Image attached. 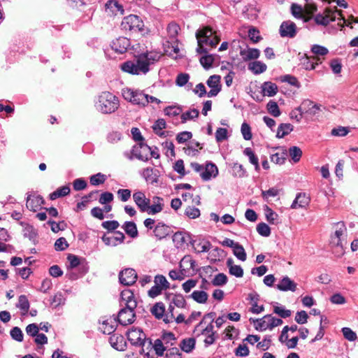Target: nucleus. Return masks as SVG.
<instances>
[{
    "label": "nucleus",
    "instance_id": "nucleus-1",
    "mask_svg": "<svg viewBox=\"0 0 358 358\" xmlns=\"http://www.w3.org/2000/svg\"><path fill=\"white\" fill-rule=\"evenodd\" d=\"M161 57L159 52L147 51L135 57L132 61H127L121 65V69L132 75H145L150 71V66Z\"/></svg>",
    "mask_w": 358,
    "mask_h": 358
},
{
    "label": "nucleus",
    "instance_id": "nucleus-2",
    "mask_svg": "<svg viewBox=\"0 0 358 358\" xmlns=\"http://www.w3.org/2000/svg\"><path fill=\"white\" fill-rule=\"evenodd\" d=\"M215 317V313L214 312L205 314L193 330V334L197 338L200 336H205L203 342L206 346L213 345L217 338L216 331H214Z\"/></svg>",
    "mask_w": 358,
    "mask_h": 358
},
{
    "label": "nucleus",
    "instance_id": "nucleus-3",
    "mask_svg": "<svg viewBox=\"0 0 358 358\" xmlns=\"http://www.w3.org/2000/svg\"><path fill=\"white\" fill-rule=\"evenodd\" d=\"M132 196L136 205L142 213L155 215L163 210L164 200L161 197L155 196L152 201L153 203L150 205V199L147 198L145 193L141 191H136Z\"/></svg>",
    "mask_w": 358,
    "mask_h": 358
},
{
    "label": "nucleus",
    "instance_id": "nucleus-4",
    "mask_svg": "<svg viewBox=\"0 0 358 358\" xmlns=\"http://www.w3.org/2000/svg\"><path fill=\"white\" fill-rule=\"evenodd\" d=\"M334 233L330 237V244L334 248V253L338 257L343 255L344 246L347 241V227L343 222L334 223L333 225Z\"/></svg>",
    "mask_w": 358,
    "mask_h": 358
},
{
    "label": "nucleus",
    "instance_id": "nucleus-5",
    "mask_svg": "<svg viewBox=\"0 0 358 358\" xmlns=\"http://www.w3.org/2000/svg\"><path fill=\"white\" fill-rule=\"evenodd\" d=\"M120 106L117 96L109 92H102L94 101L96 110L102 114L115 113Z\"/></svg>",
    "mask_w": 358,
    "mask_h": 358
},
{
    "label": "nucleus",
    "instance_id": "nucleus-6",
    "mask_svg": "<svg viewBox=\"0 0 358 358\" xmlns=\"http://www.w3.org/2000/svg\"><path fill=\"white\" fill-rule=\"evenodd\" d=\"M196 36L198 42L196 52L199 54L208 52L207 49L203 47V45L215 48L220 41L216 31L208 27H204L197 31Z\"/></svg>",
    "mask_w": 358,
    "mask_h": 358
},
{
    "label": "nucleus",
    "instance_id": "nucleus-7",
    "mask_svg": "<svg viewBox=\"0 0 358 358\" xmlns=\"http://www.w3.org/2000/svg\"><path fill=\"white\" fill-rule=\"evenodd\" d=\"M313 20L315 24L322 26H327L330 22H334L336 20H342L346 26H350L351 22H348L344 17L342 16L341 12L335 8H326L322 13L317 14Z\"/></svg>",
    "mask_w": 358,
    "mask_h": 358
},
{
    "label": "nucleus",
    "instance_id": "nucleus-8",
    "mask_svg": "<svg viewBox=\"0 0 358 358\" xmlns=\"http://www.w3.org/2000/svg\"><path fill=\"white\" fill-rule=\"evenodd\" d=\"M127 336L131 345L142 347V352H145V348L148 350L152 345L151 339L146 338L145 334L139 328L132 327L127 332Z\"/></svg>",
    "mask_w": 358,
    "mask_h": 358
},
{
    "label": "nucleus",
    "instance_id": "nucleus-9",
    "mask_svg": "<svg viewBox=\"0 0 358 358\" xmlns=\"http://www.w3.org/2000/svg\"><path fill=\"white\" fill-rule=\"evenodd\" d=\"M250 321L253 323L255 329L259 331H264L267 329L272 330L283 323L282 319L275 317L272 315H266L259 319L250 318Z\"/></svg>",
    "mask_w": 358,
    "mask_h": 358
},
{
    "label": "nucleus",
    "instance_id": "nucleus-10",
    "mask_svg": "<svg viewBox=\"0 0 358 358\" xmlns=\"http://www.w3.org/2000/svg\"><path fill=\"white\" fill-rule=\"evenodd\" d=\"M122 96L125 100L133 104L142 107L148 105L147 94L142 90L125 88L122 90Z\"/></svg>",
    "mask_w": 358,
    "mask_h": 358
},
{
    "label": "nucleus",
    "instance_id": "nucleus-11",
    "mask_svg": "<svg viewBox=\"0 0 358 358\" xmlns=\"http://www.w3.org/2000/svg\"><path fill=\"white\" fill-rule=\"evenodd\" d=\"M143 20L136 15H129L123 18L121 22V29L124 31L136 33L143 29Z\"/></svg>",
    "mask_w": 358,
    "mask_h": 358
},
{
    "label": "nucleus",
    "instance_id": "nucleus-12",
    "mask_svg": "<svg viewBox=\"0 0 358 358\" xmlns=\"http://www.w3.org/2000/svg\"><path fill=\"white\" fill-rule=\"evenodd\" d=\"M135 309H129L128 308H122L118 312L116 317L117 322L123 326L132 324L135 321Z\"/></svg>",
    "mask_w": 358,
    "mask_h": 358
},
{
    "label": "nucleus",
    "instance_id": "nucleus-13",
    "mask_svg": "<svg viewBox=\"0 0 358 358\" xmlns=\"http://www.w3.org/2000/svg\"><path fill=\"white\" fill-rule=\"evenodd\" d=\"M120 297V306L122 308H128L129 309H136L137 308L136 299L134 293L130 289L123 290L121 292Z\"/></svg>",
    "mask_w": 358,
    "mask_h": 358
},
{
    "label": "nucleus",
    "instance_id": "nucleus-14",
    "mask_svg": "<svg viewBox=\"0 0 358 358\" xmlns=\"http://www.w3.org/2000/svg\"><path fill=\"white\" fill-rule=\"evenodd\" d=\"M138 275L136 271L133 268H126L119 273L120 282L124 285H132L137 280Z\"/></svg>",
    "mask_w": 358,
    "mask_h": 358
},
{
    "label": "nucleus",
    "instance_id": "nucleus-15",
    "mask_svg": "<svg viewBox=\"0 0 358 358\" xmlns=\"http://www.w3.org/2000/svg\"><path fill=\"white\" fill-rule=\"evenodd\" d=\"M279 32L282 37L294 38L297 33L296 25L291 20L284 21L280 27Z\"/></svg>",
    "mask_w": 358,
    "mask_h": 358
},
{
    "label": "nucleus",
    "instance_id": "nucleus-16",
    "mask_svg": "<svg viewBox=\"0 0 358 358\" xmlns=\"http://www.w3.org/2000/svg\"><path fill=\"white\" fill-rule=\"evenodd\" d=\"M150 146L143 143H140L138 145L133 147L132 155L139 160L147 162L150 159Z\"/></svg>",
    "mask_w": 358,
    "mask_h": 358
},
{
    "label": "nucleus",
    "instance_id": "nucleus-17",
    "mask_svg": "<svg viewBox=\"0 0 358 358\" xmlns=\"http://www.w3.org/2000/svg\"><path fill=\"white\" fill-rule=\"evenodd\" d=\"M130 40L127 37H119L113 40L110 44L111 48L118 54L124 53L130 46Z\"/></svg>",
    "mask_w": 358,
    "mask_h": 358
},
{
    "label": "nucleus",
    "instance_id": "nucleus-18",
    "mask_svg": "<svg viewBox=\"0 0 358 358\" xmlns=\"http://www.w3.org/2000/svg\"><path fill=\"white\" fill-rule=\"evenodd\" d=\"M101 239L106 245L115 247L124 242L125 236L122 232L115 231L113 236H107L105 234L102 236Z\"/></svg>",
    "mask_w": 358,
    "mask_h": 358
},
{
    "label": "nucleus",
    "instance_id": "nucleus-19",
    "mask_svg": "<svg viewBox=\"0 0 358 358\" xmlns=\"http://www.w3.org/2000/svg\"><path fill=\"white\" fill-rule=\"evenodd\" d=\"M303 113L310 115H315L321 110V105L314 103L310 99L303 101L300 105Z\"/></svg>",
    "mask_w": 358,
    "mask_h": 358
},
{
    "label": "nucleus",
    "instance_id": "nucleus-20",
    "mask_svg": "<svg viewBox=\"0 0 358 358\" xmlns=\"http://www.w3.org/2000/svg\"><path fill=\"white\" fill-rule=\"evenodd\" d=\"M44 202L43 198L40 195H29L27 198L26 206L29 210L36 212L38 210L41 209Z\"/></svg>",
    "mask_w": 358,
    "mask_h": 358
},
{
    "label": "nucleus",
    "instance_id": "nucleus-21",
    "mask_svg": "<svg viewBox=\"0 0 358 358\" xmlns=\"http://www.w3.org/2000/svg\"><path fill=\"white\" fill-rule=\"evenodd\" d=\"M218 175V169L217 166L212 163L208 162L206 166H203V171L201 173V178L204 181H208L211 179L212 177L215 178Z\"/></svg>",
    "mask_w": 358,
    "mask_h": 358
},
{
    "label": "nucleus",
    "instance_id": "nucleus-22",
    "mask_svg": "<svg viewBox=\"0 0 358 358\" xmlns=\"http://www.w3.org/2000/svg\"><path fill=\"white\" fill-rule=\"evenodd\" d=\"M297 285L288 276H284L276 285V288L282 292H295Z\"/></svg>",
    "mask_w": 358,
    "mask_h": 358
},
{
    "label": "nucleus",
    "instance_id": "nucleus-23",
    "mask_svg": "<svg viewBox=\"0 0 358 358\" xmlns=\"http://www.w3.org/2000/svg\"><path fill=\"white\" fill-rule=\"evenodd\" d=\"M141 176L150 184H155L158 182L159 171L151 167H147L142 170Z\"/></svg>",
    "mask_w": 358,
    "mask_h": 358
},
{
    "label": "nucleus",
    "instance_id": "nucleus-24",
    "mask_svg": "<svg viewBox=\"0 0 358 358\" xmlns=\"http://www.w3.org/2000/svg\"><path fill=\"white\" fill-rule=\"evenodd\" d=\"M116 327V317H110L102 321L99 329L103 334L111 335L115 331Z\"/></svg>",
    "mask_w": 358,
    "mask_h": 358
},
{
    "label": "nucleus",
    "instance_id": "nucleus-25",
    "mask_svg": "<svg viewBox=\"0 0 358 358\" xmlns=\"http://www.w3.org/2000/svg\"><path fill=\"white\" fill-rule=\"evenodd\" d=\"M310 201V199L306 193H298L293 201L291 208L297 209L306 208Z\"/></svg>",
    "mask_w": 358,
    "mask_h": 358
},
{
    "label": "nucleus",
    "instance_id": "nucleus-26",
    "mask_svg": "<svg viewBox=\"0 0 358 358\" xmlns=\"http://www.w3.org/2000/svg\"><path fill=\"white\" fill-rule=\"evenodd\" d=\"M105 11L108 15H117L118 13L120 15L124 14L123 6L115 0H109L107 1L105 4Z\"/></svg>",
    "mask_w": 358,
    "mask_h": 358
},
{
    "label": "nucleus",
    "instance_id": "nucleus-27",
    "mask_svg": "<svg viewBox=\"0 0 358 358\" xmlns=\"http://www.w3.org/2000/svg\"><path fill=\"white\" fill-rule=\"evenodd\" d=\"M169 233L170 227L162 222H158L153 229L155 236L159 240L166 238Z\"/></svg>",
    "mask_w": 358,
    "mask_h": 358
},
{
    "label": "nucleus",
    "instance_id": "nucleus-28",
    "mask_svg": "<svg viewBox=\"0 0 358 358\" xmlns=\"http://www.w3.org/2000/svg\"><path fill=\"white\" fill-rule=\"evenodd\" d=\"M311 52L315 55L313 58L314 60L319 62V63L322 62V57H324L329 53V50L322 45L315 44L311 47Z\"/></svg>",
    "mask_w": 358,
    "mask_h": 358
},
{
    "label": "nucleus",
    "instance_id": "nucleus-29",
    "mask_svg": "<svg viewBox=\"0 0 358 358\" xmlns=\"http://www.w3.org/2000/svg\"><path fill=\"white\" fill-rule=\"evenodd\" d=\"M259 55L260 52L257 48H248L246 49H242L240 51V55L244 61L256 59L259 57Z\"/></svg>",
    "mask_w": 358,
    "mask_h": 358
},
{
    "label": "nucleus",
    "instance_id": "nucleus-30",
    "mask_svg": "<svg viewBox=\"0 0 358 358\" xmlns=\"http://www.w3.org/2000/svg\"><path fill=\"white\" fill-rule=\"evenodd\" d=\"M259 295L256 293H250L248 295V299L250 300L252 303V307L250 308V311L255 314H259L264 311V306H258L257 302L259 301Z\"/></svg>",
    "mask_w": 358,
    "mask_h": 358
},
{
    "label": "nucleus",
    "instance_id": "nucleus-31",
    "mask_svg": "<svg viewBox=\"0 0 358 358\" xmlns=\"http://www.w3.org/2000/svg\"><path fill=\"white\" fill-rule=\"evenodd\" d=\"M278 91V86L275 83L267 81L262 85V92L264 96H273Z\"/></svg>",
    "mask_w": 358,
    "mask_h": 358
},
{
    "label": "nucleus",
    "instance_id": "nucleus-32",
    "mask_svg": "<svg viewBox=\"0 0 358 358\" xmlns=\"http://www.w3.org/2000/svg\"><path fill=\"white\" fill-rule=\"evenodd\" d=\"M109 343L112 348L117 350H123L124 347V338L122 336L112 334L109 337Z\"/></svg>",
    "mask_w": 358,
    "mask_h": 358
},
{
    "label": "nucleus",
    "instance_id": "nucleus-33",
    "mask_svg": "<svg viewBox=\"0 0 358 358\" xmlns=\"http://www.w3.org/2000/svg\"><path fill=\"white\" fill-rule=\"evenodd\" d=\"M248 69L254 74L258 75L266 71V65L261 61H255L250 62L248 66Z\"/></svg>",
    "mask_w": 358,
    "mask_h": 358
},
{
    "label": "nucleus",
    "instance_id": "nucleus-34",
    "mask_svg": "<svg viewBox=\"0 0 358 358\" xmlns=\"http://www.w3.org/2000/svg\"><path fill=\"white\" fill-rule=\"evenodd\" d=\"M243 154L248 157L249 162L255 166V170L257 172H259L260 166L259 164V159L257 156L255 154L252 148H245V150H243Z\"/></svg>",
    "mask_w": 358,
    "mask_h": 358
},
{
    "label": "nucleus",
    "instance_id": "nucleus-35",
    "mask_svg": "<svg viewBox=\"0 0 358 358\" xmlns=\"http://www.w3.org/2000/svg\"><path fill=\"white\" fill-rule=\"evenodd\" d=\"M169 300L178 308H184L186 307L187 301L181 294H171L169 296Z\"/></svg>",
    "mask_w": 358,
    "mask_h": 358
},
{
    "label": "nucleus",
    "instance_id": "nucleus-36",
    "mask_svg": "<svg viewBox=\"0 0 358 358\" xmlns=\"http://www.w3.org/2000/svg\"><path fill=\"white\" fill-rule=\"evenodd\" d=\"M227 266L229 269V273L237 278H241L243 275V270L241 266L234 265L231 258L227 259Z\"/></svg>",
    "mask_w": 358,
    "mask_h": 358
},
{
    "label": "nucleus",
    "instance_id": "nucleus-37",
    "mask_svg": "<svg viewBox=\"0 0 358 358\" xmlns=\"http://www.w3.org/2000/svg\"><path fill=\"white\" fill-rule=\"evenodd\" d=\"M189 239V234L182 231H177L173 236V241L177 248L182 247Z\"/></svg>",
    "mask_w": 358,
    "mask_h": 358
},
{
    "label": "nucleus",
    "instance_id": "nucleus-38",
    "mask_svg": "<svg viewBox=\"0 0 358 358\" xmlns=\"http://www.w3.org/2000/svg\"><path fill=\"white\" fill-rule=\"evenodd\" d=\"M71 192L69 185H64L57 188L55 191L50 194L49 199L52 201L55 200L58 198L64 197L69 194Z\"/></svg>",
    "mask_w": 358,
    "mask_h": 358
},
{
    "label": "nucleus",
    "instance_id": "nucleus-39",
    "mask_svg": "<svg viewBox=\"0 0 358 358\" xmlns=\"http://www.w3.org/2000/svg\"><path fill=\"white\" fill-rule=\"evenodd\" d=\"M122 227L125 233L131 238H135L138 236L137 227L134 222H125Z\"/></svg>",
    "mask_w": 358,
    "mask_h": 358
},
{
    "label": "nucleus",
    "instance_id": "nucleus-40",
    "mask_svg": "<svg viewBox=\"0 0 358 358\" xmlns=\"http://www.w3.org/2000/svg\"><path fill=\"white\" fill-rule=\"evenodd\" d=\"M195 345L196 340L194 338H187L181 341L180 347L182 351L189 353L195 348Z\"/></svg>",
    "mask_w": 358,
    "mask_h": 358
},
{
    "label": "nucleus",
    "instance_id": "nucleus-41",
    "mask_svg": "<svg viewBox=\"0 0 358 358\" xmlns=\"http://www.w3.org/2000/svg\"><path fill=\"white\" fill-rule=\"evenodd\" d=\"M294 127L289 123H282L278 127L276 137L281 138L293 131Z\"/></svg>",
    "mask_w": 358,
    "mask_h": 358
},
{
    "label": "nucleus",
    "instance_id": "nucleus-42",
    "mask_svg": "<svg viewBox=\"0 0 358 358\" xmlns=\"http://www.w3.org/2000/svg\"><path fill=\"white\" fill-rule=\"evenodd\" d=\"M151 313L157 319H163L165 317V306L162 302H158L151 309Z\"/></svg>",
    "mask_w": 358,
    "mask_h": 358
},
{
    "label": "nucleus",
    "instance_id": "nucleus-43",
    "mask_svg": "<svg viewBox=\"0 0 358 358\" xmlns=\"http://www.w3.org/2000/svg\"><path fill=\"white\" fill-rule=\"evenodd\" d=\"M189 296L199 303H206L208 299V294L203 290H195Z\"/></svg>",
    "mask_w": 358,
    "mask_h": 358
},
{
    "label": "nucleus",
    "instance_id": "nucleus-44",
    "mask_svg": "<svg viewBox=\"0 0 358 358\" xmlns=\"http://www.w3.org/2000/svg\"><path fill=\"white\" fill-rule=\"evenodd\" d=\"M291 12L293 16L298 19H303L305 22H308L311 19L310 17L303 16L302 7L298 4L293 3L292 5Z\"/></svg>",
    "mask_w": 358,
    "mask_h": 358
},
{
    "label": "nucleus",
    "instance_id": "nucleus-45",
    "mask_svg": "<svg viewBox=\"0 0 358 358\" xmlns=\"http://www.w3.org/2000/svg\"><path fill=\"white\" fill-rule=\"evenodd\" d=\"M179 30L180 27L177 24L171 22L168 24L166 31L171 42H175L176 41Z\"/></svg>",
    "mask_w": 358,
    "mask_h": 358
},
{
    "label": "nucleus",
    "instance_id": "nucleus-46",
    "mask_svg": "<svg viewBox=\"0 0 358 358\" xmlns=\"http://www.w3.org/2000/svg\"><path fill=\"white\" fill-rule=\"evenodd\" d=\"M232 174L235 177L243 178L247 176L246 170L243 166L238 162H235L231 166Z\"/></svg>",
    "mask_w": 358,
    "mask_h": 358
},
{
    "label": "nucleus",
    "instance_id": "nucleus-47",
    "mask_svg": "<svg viewBox=\"0 0 358 358\" xmlns=\"http://www.w3.org/2000/svg\"><path fill=\"white\" fill-rule=\"evenodd\" d=\"M273 313L279 315L282 318H287L291 315V310L286 309L285 306L275 303L273 306Z\"/></svg>",
    "mask_w": 358,
    "mask_h": 358
},
{
    "label": "nucleus",
    "instance_id": "nucleus-48",
    "mask_svg": "<svg viewBox=\"0 0 358 358\" xmlns=\"http://www.w3.org/2000/svg\"><path fill=\"white\" fill-rule=\"evenodd\" d=\"M166 126V121L164 119H158L152 126V129L156 134L159 136H165V132L162 129Z\"/></svg>",
    "mask_w": 358,
    "mask_h": 358
},
{
    "label": "nucleus",
    "instance_id": "nucleus-49",
    "mask_svg": "<svg viewBox=\"0 0 358 358\" xmlns=\"http://www.w3.org/2000/svg\"><path fill=\"white\" fill-rule=\"evenodd\" d=\"M233 253L241 261H245L247 255L243 247L238 243L234 247Z\"/></svg>",
    "mask_w": 358,
    "mask_h": 358
},
{
    "label": "nucleus",
    "instance_id": "nucleus-50",
    "mask_svg": "<svg viewBox=\"0 0 358 358\" xmlns=\"http://www.w3.org/2000/svg\"><path fill=\"white\" fill-rule=\"evenodd\" d=\"M199 112L196 108L190 109L181 115V121L182 123L186 122L188 120L196 118L199 116Z\"/></svg>",
    "mask_w": 358,
    "mask_h": 358
},
{
    "label": "nucleus",
    "instance_id": "nucleus-51",
    "mask_svg": "<svg viewBox=\"0 0 358 358\" xmlns=\"http://www.w3.org/2000/svg\"><path fill=\"white\" fill-rule=\"evenodd\" d=\"M289 154L292 160L296 163L300 161L302 156V150L297 146H292L289 149Z\"/></svg>",
    "mask_w": 358,
    "mask_h": 358
},
{
    "label": "nucleus",
    "instance_id": "nucleus-52",
    "mask_svg": "<svg viewBox=\"0 0 358 358\" xmlns=\"http://www.w3.org/2000/svg\"><path fill=\"white\" fill-rule=\"evenodd\" d=\"M266 108L268 113L273 117H278L281 114L278 103L274 101H269Z\"/></svg>",
    "mask_w": 358,
    "mask_h": 358
},
{
    "label": "nucleus",
    "instance_id": "nucleus-53",
    "mask_svg": "<svg viewBox=\"0 0 358 358\" xmlns=\"http://www.w3.org/2000/svg\"><path fill=\"white\" fill-rule=\"evenodd\" d=\"M164 114L169 117L178 116L182 113V108L180 106H169L164 109Z\"/></svg>",
    "mask_w": 358,
    "mask_h": 358
},
{
    "label": "nucleus",
    "instance_id": "nucleus-54",
    "mask_svg": "<svg viewBox=\"0 0 358 358\" xmlns=\"http://www.w3.org/2000/svg\"><path fill=\"white\" fill-rule=\"evenodd\" d=\"M154 282L156 285L159 286L163 289L169 288L170 284L163 275H157L155 277Z\"/></svg>",
    "mask_w": 358,
    "mask_h": 358
},
{
    "label": "nucleus",
    "instance_id": "nucleus-55",
    "mask_svg": "<svg viewBox=\"0 0 358 358\" xmlns=\"http://www.w3.org/2000/svg\"><path fill=\"white\" fill-rule=\"evenodd\" d=\"M106 180V176L101 173H98L96 174L92 175L90 178L91 185L94 186H97L104 183Z\"/></svg>",
    "mask_w": 358,
    "mask_h": 358
},
{
    "label": "nucleus",
    "instance_id": "nucleus-56",
    "mask_svg": "<svg viewBox=\"0 0 358 358\" xmlns=\"http://www.w3.org/2000/svg\"><path fill=\"white\" fill-rule=\"evenodd\" d=\"M265 212L266 220L270 224L277 223L278 215L275 212L267 206H266Z\"/></svg>",
    "mask_w": 358,
    "mask_h": 358
},
{
    "label": "nucleus",
    "instance_id": "nucleus-57",
    "mask_svg": "<svg viewBox=\"0 0 358 358\" xmlns=\"http://www.w3.org/2000/svg\"><path fill=\"white\" fill-rule=\"evenodd\" d=\"M211 247V244L209 241H200L199 242H196L195 250L197 252H208Z\"/></svg>",
    "mask_w": 358,
    "mask_h": 358
},
{
    "label": "nucleus",
    "instance_id": "nucleus-58",
    "mask_svg": "<svg viewBox=\"0 0 358 358\" xmlns=\"http://www.w3.org/2000/svg\"><path fill=\"white\" fill-rule=\"evenodd\" d=\"M200 63L205 69H208L212 66L214 62V57L212 55H205L200 58Z\"/></svg>",
    "mask_w": 358,
    "mask_h": 358
},
{
    "label": "nucleus",
    "instance_id": "nucleus-59",
    "mask_svg": "<svg viewBox=\"0 0 358 358\" xmlns=\"http://www.w3.org/2000/svg\"><path fill=\"white\" fill-rule=\"evenodd\" d=\"M185 215L189 219H196L201 215L200 210L196 207L188 206L185 210Z\"/></svg>",
    "mask_w": 358,
    "mask_h": 358
},
{
    "label": "nucleus",
    "instance_id": "nucleus-60",
    "mask_svg": "<svg viewBox=\"0 0 358 358\" xmlns=\"http://www.w3.org/2000/svg\"><path fill=\"white\" fill-rule=\"evenodd\" d=\"M257 231L259 234L264 237H268L271 234L270 227L264 222H261L257 224Z\"/></svg>",
    "mask_w": 358,
    "mask_h": 358
},
{
    "label": "nucleus",
    "instance_id": "nucleus-61",
    "mask_svg": "<svg viewBox=\"0 0 358 358\" xmlns=\"http://www.w3.org/2000/svg\"><path fill=\"white\" fill-rule=\"evenodd\" d=\"M227 282V277L225 274L220 273L217 274L212 280L214 286H222Z\"/></svg>",
    "mask_w": 358,
    "mask_h": 358
},
{
    "label": "nucleus",
    "instance_id": "nucleus-62",
    "mask_svg": "<svg viewBox=\"0 0 358 358\" xmlns=\"http://www.w3.org/2000/svg\"><path fill=\"white\" fill-rule=\"evenodd\" d=\"M241 131L245 140H251L252 137L251 127L247 122H243L241 124Z\"/></svg>",
    "mask_w": 358,
    "mask_h": 358
},
{
    "label": "nucleus",
    "instance_id": "nucleus-63",
    "mask_svg": "<svg viewBox=\"0 0 358 358\" xmlns=\"http://www.w3.org/2000/svg\"><path fill=\"white\" fill-rule=\"evenodd\" d=\"M221 77L217 75L210 76L208 80L207 85L210 88H221L220 85Z\"/></svg>",
    "mask_w": 358,
    "mask_h": 358
},
{
    "label": "nucleus",
    "instance_id": "nucleus-64",
    "mask_svg": "<svg viewBox=\"0 0 358 358\" xmlns=\"http://www.w3.org/2000/svg\"><path fill=\"white\" fill-rule=\"evenodd\" d=\"M350 132V129L348 127L339 126L338 127L334 128L331 134L334 136H345Z\"/></svg>",
    "mask_w": 358,
    "mask_h": 358
}]
</instances>
